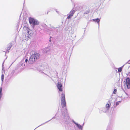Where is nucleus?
I'll return each instance as SVG.
<instances>
[{"label":"nucleus","instance_id":"nucleus-1","mask_svg":"<svg viewBox=\"0 0 130 130\" xmlns=\"http://www.w3.org/2000/svg\"><path fill=\"white\" fill-rule=\"evenodd\" d=\"M39 57V54L37 53H35L31 56L28 61V62L30 64L33 63Z\"/></svg>","mask_w":130,"mask_h":130},{"label":"nucleus","instance_id":"nucleus-2","mask_svg":"<svg viewBox=\"0 0 130 130\" xmlns=\"http://www.w3.org/2000/svg\"><path fill=\"white\" fill-rule=\"evenodd\" d=\"M61 104L62 107H64L66 106V103L65 101V95L64 93H62L61 95Z\"/></svg>","mask_w":130,"mask_h":130},{"label":"nucleus","instance_id":"nucleus-3","mask_svg":"<svg viewBox=\"0 0 130 130\" xmlns=\"http://www.w3.org/2000/svg\"><path fill=\"white\" fill-rule=\"evenodd\" d=\"M29 22L30 24L33 25H37L39 24V22L34 19L30 18L29 20Z\"/></svg>","mask_w":130,"mask_h":130},{"label":"nucleus","instance_id":"nucleus-4","mask_svg":"<svg viewBox=\"0 0 130 130\" xmlns=\"http://www.w3.org/2000/svg\"><path fill=\"white\" fill-rule=\"evenodd\" d=\"M111 100L109 99L105 105V107L107 110H108L111 106Z\"/></svg>","mask_w":130,"mask_h":130},{"label":"nucleus","instance_id":"nucleus-5","mask_svg":"<svg viewBox=\"0 0 130 130\" xmlns=\"http://www.w3.org/2000/svg\"><path fill=\"white\" fill-rule=\"evenodd\" d=\"M25 28H26V29L27 30V34H26L25 35V38L27 39H28L31 36L32 34L30 33V34H29V32L30 31H29V29L27 27H26Z\"/></svg>","mask_w":130,"mask_h":130},{"label":"nucleus","instance_id":"nucleus-6","mask_svg":"<svg viewBox=\"0 0 130 130\" xmlns=\"http://www.w3.org/2000/svg\"><path fill=\"white\" fill-rule=\"evenodd\" d=\"M57 86L60 91H62L63 90L62 88V85L61 82H58L57 85Z\"/></svg>","mask_w":130,"mask_h":130},{"label":"nucleus","instance_id":"nucleus-7","mask_svg":"<svg viewBox=\"0 0 130 130\" xmlns=\"http://www.w3.org/2000/svg\"><path fill=\"white\" fill-rule=\"evenodd\" d=\"M75 12V11L74 10H72L70 12V14L67 17V19H69L72 17L73 16L74 13Z\"/></svg>","mask_w":130,"mask_h":130},{"label":"nucleus","instance_id":"nucleus-8","mask_svg":"<svg viewBox=\"0 0 130 130\" xmlns=\"http://www.w3.org/2000/svg\"><path fill=\"white\" fill-rule=\"evenodd\" d=\"M126 84L127 87L128 88H130V80L129 78H127L126 79Z\"/></svg>","mask_w":130,"mask_h":130},{"label":"nucleus","instance_id":"nucleus-9","mask_svg":"<svg viewBox=\"0 0 130 130\" xmlns=\"http://www.w3.org/2000/svg\"><path fill=\"white\" fill-rule=\"evenodd\" d=\"M91 21H92L93 22H96L99 25V22L100 21V19L99 18H97L95 19H93Z\"/></svg>","mask_w":130,"mask_h":130},{"label":"nucleus","instance_id":"nucleus-10","mask_svg":"<svg viewBox=\"0 0 130 130\" xmlns=\"http://www.w3.org/2000/svg\"><path fill=\"white\" fill-rule=\"evenodd\" d=\"M12 46V44L11 43H9L7 45L6 48L7 50L8 51L9 50Z\"/></svg>","mask_w":130,"mask_h":130},{"label":"nucleus","instance_id":"nucleus-11","mask_svg":"<svg viewBox=\"0 0 130 130\" xmlns=\"http://www.w3.org/2000/svg\"><path fill=\"white\" fill-rule=\"evenodd\" d=\"M75 124L79 128V129H82V126L79 124L76 123H75Z\"/></svg>","mask_w":130,"mask_h":130},{"label":"nucleus","instance_id":"nucleus-12","mask_svg":"<svg viewBox=\"0 0 130 130\" xmlns=\"http://www.w3.org/2000/svg\"><path fill=\"white\" fill-rule=\"evenodd\" d=\"M122 70V68H120L118 69V71L119 72H120Z\"/></svg>","mask_w":130,"mask_h":130},{"label":"nucleus","instance_id":"nucleus-13","mask_svg":"<svg viewBox=\"0 0 130 130\" xmlns=\"http://www.w3.org/2000/svg\"><path fill=\"white\" fill-rule=\"evenodd\" d=\"M2 88L1 87L0 88V94H2Z\"/></svg>","mask_w":130,"mask_h":130},{"label":"nucleus","instance_id":"nucleus-14","mask_svg":"<svg viewBox=\"0 0 130 130\" xmlns=\"http://www.w3.org/2000/svg\"><path fill=\"white\" fill-rule=\"evenodd\" d=\"M117 90L116 89H115L113 91V93L114 94H115Z\"/></svg>","mask_w":130,"mask_h":130},{"label":"nucleus","instance_id":"nucleus-15","mask_svg":"<svg viewBox=\"0 0 130 130\" xmlns=\"http://www.w3.org/2000/svg\"><path fill=\"white\" fill-rule=\"evenodd\" d=\"M120 102V101H118L116 103V105H119V103Z\"/></svg>","mask_w":130,"mask_h":130},{"label":"nucleus","instance_id":"nucleus-16","mask_svg":"<svg viewBox=\"0 0 130 130\" xmlns=\"http://www.w3.org/2000/svg\"><path fill=\"white\" fill-rule=\"evenodd\" d=\"M28 61V60L27 59H25V62H27Z\"/></svg>","mask_w":130,"mask_h":130},{"label":"nucleus","instance_id":"nucleus-17","mask_svg":"<svg viewBox=\"0 0 130 130\" xmlns=\"http://www.w3.org/2000/svg\"><path fill=\"white\" fill-rule=\"evenodd\" d=\"M3 78H2V81L3 80Z\"/></svg>","mask_w":130,"mask_h":130},{"label":"nucleus","instance_id":"nucleus-18","mask_svg":"<svg viewBox=\"0 0 130 130\" xmlns=\"http://www.w3.org/2000/svg\"><path fill=\"white\" fill-rule=\"evenodd\" d=\"M50 41L51 42V40H50Z\"/></svg>","mask_w":130,"mask_h":130},{"label":"nucleus","instance_id":"nucleus-19","mask_svg":"<svg viewBox=\"0 0 130 130\" xmlns=\"http://www.w3.org/2000/svg\"><path fill=\"white\" fill-rule=\"evenodd\" d=\"M51 37H50V39H51Z\"/></svg>","mask_w":130,"mask_h":130}]
</instances>
